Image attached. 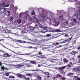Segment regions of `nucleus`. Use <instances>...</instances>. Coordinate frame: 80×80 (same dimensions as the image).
<instances>
[{
  "mask_svg": "<svg viewBox=\"0 0 80 80\" xmlns=\"http://www.w3.org/2000/svg\"><path fill=\"white\" fill-rule=\"evenodd\" d=\"M65 68H66V67L64 66L59 67L58 68L59 72H60V73L62 74L63 75H65V72H64L63 70H64Z\"/></svg>",
  "mask_w": 80,
  "mask_h": 80,
  "instance_id": "f257e3e1",
  "label": "nucleus"
},
{
  "mask_svg": "<svg viewBox=\"0 0 80 80\" xmlns=\"http://www.w3.org/2000/svg\"><path fill=\"white\" fill-rule=\"evenodd\" d=\"M72 70L73 72H77V73H78L80 72V69L78 67L74 68L72 69Z\"/></svg>",
  "mask_w": 80,
  "mask_h": 80,
  "instance_id": "f03ea898",
  "label": "nucleus"
},
{
  "mask_svg": "<svg viewBox=\"0 0 80 80\" xmlns=\"http://www.w3.org/2000/svg\"><path fill=\"white\" fill-rule=\"evenodd\" d=\"M73 65L72 62H69L68 64L65 66V67H66V68L67 67V70H68V69H69V68H70L72 66H73Z\"/></svg>",
  "mask_w": 80,
  "mask_h": 80,
  "instance_id": "7ed1b4c3",
  "label": "nucleus"
},
{
  "mask_svg": "<svg viewBox=\"0 0 80 80\" xmlns=\"http://www.w3.org/2000/svg\"><path fill=\"white\" fill-rule=\"evenodd\" d=\"M17 75L18 78H24L25 79H26V77L21 74L18 73Z\"/></svg>",
  "mask_w": 80,
  "mask_h": 80,
  "instance_id": "20e7f679",
  "label": "nucleus"
},
{
  "mask_svg": "<svg viewBox=\"0 0 80 80\" xmlns=\"http://www.w3.org/2000/svg\"><path fill=\"white\" fill-rule=\"evenodd\" d=\"M15 42H18V43H27L26 42L23 41H21L20 40H16Z\"/></svg>",
  "mask_w": 80,
  "mask_h": 80,
  "instance_id": "39448f33",
  "label": "nucleus"
},
{
  "mask_svg": "<svg viewBox=\"0 0 80 80\" xmlns=\"http://www.w3.org/2000/svg\"><path fill=\"white\" fill-rule=\"evenodd\" d=\"M0 11L2 13H5L6 12H7V9L2 8L0 9Z\"/></svg>",
  "mask_w": 80,
  "mask_h": 80,
  "instance_id": "423d86ee",
  "label": "nucleus"
},
{
  "mask_svg": "<svg viewBox=\"0 0 80 80\" xmlns=\"http://www.w3.org/2000/svg\"><path fill=\"white\" fill-rule=\"evenodd\" d=\"M78 51H72L70 52V54H71L72 55H75L76 53H78Z\"/></svg>",
  "mask_w": 80,
  "mask_h": 80,
  "instance_id": "0eeeda50",
  "label": "nucleus"
},
{
  "mask_svg": "<svg viewBox=\"0 0 80 80\" xmlns=\"http://www.w3.org/2000/svg\"><path fill=\"white\" fill-rule=\"evenodd\" d=\"M27 62H30V63H32V64H37V62L35 61H30L27 60Z\"/></svg>",
  "mask_w": 80,
  "mask_h": 80,
  "instance_id": "6e6552de",
  "label": "nucleus"
},
{
  "mask_svg": "<svg viewBox=\"0 0 80 80\" xmlns=\"http://www.w3.org/2000/svg\"><path fill=\"white\" fill-rule=\"evenodd\" d=\"M10 15V11H7L5 13V15L7 17H8Z\"/></svg>",
  "mask_w": 80,
  "mask_h": 80,
  "instance_id": "1a4fd4ad",
  "label": "nucleus"
},
{
  "mask_svg": "<svg viewBox=\"0 0 80 80\" xmlns=\"http://www.w3.org/2000/svg\"><path fill=\"white\" fill-rule=\"evenodd\" d=\"M3 55H4L5 57H11V55L8 53L6 54H3Z\"/></svg>",
  "mask_w": 80,
  "mask_h": 80,
  "instance_id": "9d476101",
  "label": "nucleus"
},
{
  "mask_svg": "<svg viewBox=\"0 0 80 80\" xmlns=\"http://www.w3.org/2000/svg\"><path fill=\"white\" fill-rule=\"evenodd\" d=\"M74 73L72 72H69L67 74V76L68 77H70L72 75H73Z\"/></svg>",
  "mask_w": 80,
  "mask_h": 80,
  "instance_id": "9b49d317",
  "label": "nucleus"
},
{
  "mask_svg": "<svg viewBox=\"0 0 80 80\" xmlns=\"http://www.w3.org/2000/svg\"><path fill=\"white\" fill-rule=\"evenodd\" d=\"M36 28H37V27H34L32 26H30L29 27V28L30 30H32V31H33V30H35V29Z\"/></svg>",
  "mask_w": 80,
  "mask_h": 80,
  "instance_id": "f8f14e48",
  "label": "nucleus"
},
{
  "mask_svg": "<svg viewBox=\"0 0 80 80\" xmlns=\"http://www.w3.org/2000/svg\"><path fill=\"white\" fill-rule=\"evenodd\" d=\"M33 19H34V20L35 22H37V23H38V19L36 17H34Z\"/></svg>",
  "mask_w": 80,
  "mask_h": 80,
  "instance_id": "ddd939ff",
  "label": "nucleus"
},
{
  "mask_svg": "<svg viewBox=\"0 0 80 80\" xmlns=\"http://www.w3.org/2000/svg\"><path fill=\"white\" fill-rule=\"evenodd\" d=\"M13 20V17H10L8 19V20L9 21H10V22H11V21H12Z\"/></svg>",
  "mask_w": 80,
  "mask_h": 80,
  "instance_id": "4468645a",
  "label": "nucleus"
},
{
  "mask_svg": "<svg viewBox=\"0 0 80 80\" xmlns=\"http://www.w3.org/2000/svg\"><path fill=\"white\" fill-rule=\"evenodd\" d=\"M74 78L76 80H80V78H78V76H74Z\"/></svg>",
  "mask_w": 80,
  "mask_h": 80,
  "instance_id": "2eb2a0df",
  "label": "nucleus"
},
{
  "mask_svg": "<svg viewBox=\"0 0 80 80\" xmlns=\"http://www.w3.org/2000/svg\"><path fill=\"white\" fill-rule=\"evenodd\" d=\"M1 6L2 8H5L6 7V4H5V2H3Z\"/></svg>",
  "mask_w": 80,
  "mask_h": 80,
  "instance_id": "dca6fc26",
  "label": "nucleus"
},
{
  "mask_svg": "<svg viewBox=\"0 0 80 80\" xmlns=\"http://www.w3.org/2000/svg\"><path fill=\"white\" fill-rule=\"evenodd\" d=\"M63 62L64 63H68V60H67L66 58H64L63 59Z\"/></svg>",
  "mask_w": 80,
  "mask_h": 80,
  "instance_id": "f3484780",
  "label": "nucleus"
},
{
  "mask_svg": "<svg viewBox=\"0 0 80 80\" xmlns=\"http://www.w3.org/2000/svg\"><path fill=\"white\" fill-rule=\"evenodd\" d=\"M69 25L70 27H72V26L75 25V24L73 23V22H70Z\"/></svg>",
  "mask_w": 80,
  "mask_h": 80,
  "instance_id": "a211bd4d",
  "label": "nucleus"
},
{
  "mask_svg": "<svg viewBox=\"0 0 80 80\" xmlns=\"http://www.w3.org/2000/svg\"><path fill=\"white\" fill-rule=\"evenodd\" d=\"M52 23H56V19H53L52 20Z\"/></svg>",
  "mask_w": 80,
  "mask_h": 80,
  "instance_id": "6ab92c4d",
  "label": "nucleus"
},
{
  "mask_svg": "<svg viewBox=\"0 0 80 80\" xmlns=\"http://www.w3.org/2000/svg\"><path fill=\"white\" fill-rule=\"evenodd\" d=\"M37 78L38 80H40L42 79V78L40 76L38 75L37 76Z\"/></svg>",
  "mask_w": 80,
  "mask_h": 80,
  "instance_id": "aec40b11",
  "label": "nucleus"
},
{
  "mask_svg": "<svg viewBox=\"0 0 80 80\" xmlns=\"http://www.w3.org/2000/svg\"><path fill=\"white\" fill-rule=\"evenodd\" d=\"M53 45H54V46H57V45H58V42H55L53 43Z\"/></svg>",
  "mask_w": 80,
  "mask_h": 80,
  "instance_id": "412c9836",
  "label": "nucleus"
},
{
  "mask_svg": "<svg viewBox=\"0 0 80 80\" xmlns=\"http://www.w3.org/2000/svg\"><path fill=\"white\" fill-rule=\"evenodd\" d=\"M16 67H17V68H20L21 67V65L18 64L16 66Z\"/></svg>",
  "mask_w": 80,
  "mask_h": 80,
  "instance_id": "4be33fe9",
  "label": "nucleus"
},
{
  "mask_svg": "<svg viewBox=\"0 0 80 80\" xmlns=\"http://www.w3.org/2000/svg\"><path fill=\"white\" fill-rule=\"evenodd\" d=\"M40 22L41 23H44V21L42 19H40Z\"/></svg>",
  "mask_w": 80,
  "mask_h": 80,
  "instance_id": "5701e85b",
  "label": "nucleus"
},
{
  "mask_svg": "<svg viewBox=\"0 0 80 80\" xmlns=\"http://www.w3.org/2000/svg\"><path fill=\"white\" fill-rule=\"evenodd\" d=\"M56 32H61L62 31L60 29H57L56 30Z\"/></svg>",
  "mask_w": 80,
  "mask_h": 80,
  "instance_id": "b1692460",
  "label": "nucleus"
},
{
  "mask_svg": "<svg viewBox=\"0 0 80 80\" xmlns=\"http://www.w3.org/2000/svg\"><path fill=\"white\" fill-rule=\"evenodd\" d=\"M9 78H15V77L14 76H12L11 75H10L9 76Z\"/></svg>",
  "mask_w": 80,
  "mask_h": 80,
  "instance_id": "393cba45",
  "label": "nucleus"
},
{
  "mask_svg": "<svg viewBox=\"0 0 80 80\" xmlns=\"http://www.w3.org/2000/svg\"><path fill=\"white\" fill-rule=\"evenodd\" d=\"M74 17L75 18H78V15H77V14H75L74 15Z\"/></svg>",
  "mask_w": 80,
  "mask_h": 80,
  "instance_id": "a878e982",
  "label": "nucleus"
},
{
  "mask_svg": "<svg viewBox=\"0 0 80 80\" xmlns=\"http://www.w3.org/2000/svg\"><path fill=\"white\" fill-rule=\"evenodd\" d=\"M44 73L45 74V75H50L49 72H45Z\"/></svg>",
  "mask_w": 80,
  "mask_h": 80,
  "instance_id": "bb28decb",
  "label": "nucleus"
},
{
  "mask_svg": "<svg viewBox=\"0 0 80 80\" xmlns=\"http://www.w3.org/2000/svg\"><path fill=\"white\" fill-rule=\"evenodd\" d=\"M9 74H10L8 73H5L4 74V75H5V76H7V77H8V75H9Z\"/></svg>",
  "mask_w": 80,
  "mask_h": 80,
  "instance_id": "cd10ccee",
  "label": "nucleus"
},
{
  "mask_svg": "<svg viewBox=\"0 0 80 80\" xmlns=\"http://www.w3.org/2000/svg\"><path fill=\"white\" fill-rule=\"evenodd\" d=\"M59 19L61 20H63V17L62 16H61L59 17Z\"/></svg>",
  "mask_w": 80,
  "mask_h": 80,
  "instance_id": "c85d7f7f",
  "label": "nucleus"
},
{
  "mask_svg": "<svg viewBox=\"0 0 80 80\" xmlns=\"http://www.w3.org/2000/svg\"><path fill=\"white\" fill-rule=\"evenodd\" d=\"M32 15H35V12L32 11Z\"/></svg>",
  "mask_w": 80,
  "mask_h": 80,
  "instance_id": "c756f323",
  "label": "nucleus"
},
{
  "mask_svg": "<svg viewBox=\"0 0 80 80\" xmlns=\"http://www.w3.org/2000/svg\"><path fill=\"white\" fill-rule=\"evenodd\" d=\"M77 14L79 16H80V10H79Z\"/></svg>",
  "mask_w": 80,
  "mask_h": 80,
  "instance_id": "7c9ffc66",
  "label": "nucleus"
},
{
  "mask_svg": "<svg viewBox=\"0 0 80 80\" xmlns=\"http://www.w3.org/2000/svg\"><path fill=\"white\" fill-rule=\"evenodd\" d=\"M42 33H45L47 32V31H45V30H42Z\"/></svg>",
  "mask_w": 80,
  "mask_h": 80,
  "instance_id": "2f4dec72",
  "label": "nucleus"
},
{
  "mask_svg": "<svg viewBox=\"0 0 80 80\" xmlns=\"http://www.w3.org/2000/svg\"><path fill=\"white\" fill-rule=\"evenodd\" d=\"M18 23H21V20L20 19H19L18 20Z\"/></svg>",
  "mask_w": 80,
  "mask_h": 80,
  "instance_id": "473e14b6",
  "label": "nucleus"
},
{
  "mask_svg": "<svg viewBox=\"0 0 80 80\" xmlns=\"http://www.w3.org/2000/svg\"><path fill=\"white\" fill-rule=\"evenodd\" d=\"M2 69H3V71L4 70V69H5L6 70H8V68H2Z\"/></svg>",
  "mask_w": 80,
  "mask_h": 80,
  "instance_id": "72a5a7b5",
  "label": "nucleus"
},
{
  "mask_svg": "<svg viewBox=\"0 0 80 80\" xmlns=\"http://www.w3.org/2000/svg\"><path fill=\"white\" fill-rule=\"evenodd\" d=\"M46 36L47 37H50V34H46Z\"/></svg>",
  "mask_w": 80,
  "mask_h": 80,
  "instance_id": "f704fd0d",
  "label": "nucleus"
},
{
  "mask_svg": "<svg viewBox=\"0 0 80 80\" xmlns=\"http://www.w3.org/2000/svg\"><path fill=\"white\" fill-rule=\"evenodd\" d=\"M57 77H62V76H61L60 74H57Z\"/></svg>",
  "mask_w": 80,
  "mask_h": 80,
  "instance_id": "c9c22d12",
  "label": "nucleus"
},
{
  "mask_svg": "<svg viewBox=\"0 0 80 80\" xmlns=\"http://www.w3.org/2000/svg\"><path fill=\"white\" fill-rule=\"evenodd\" d=\"M38 54L39 55H42V53L41 52H39V53H38Z\"/></svg>",
  "mask_w": 80,
  "mask_h": 80,
  "instance_id": "e433bc0d",
  "label": "nucleus"
},
{
  "mask_svg": "<svg viewBox=\"0 0 80 80\" xmlns=\"http://www.w3.org/2000/svg\"><path fill=\"white\" fill-rule=\"evenodd\" d=\"M22 13H20L19 15V17L20 18L22 17Z\"/></svg>",
  "mask_w": 80,
  "mask_h": 80,
  "instance_id": "4c0bfd02",
  "label": "nucleus"
},
{
  "mask_svg": "<svg viewBox=\"0 0 80 80\" xmlns=\"http://www.w3.org/2000/svg\"><path fill=\"white\" fill-rule=\"evenodd\" d=\"M73 22H77V20L75 19H73Z\"/></svg>",
  "mask_w": 80,
  "mask_h": 80,
  "instance_id": "58836bf2",
  "label": "nucleus"
},
{
  "mask_svg": "<svg viewBox=\"0 0 80 80\" xmlns=\"http://www.w3.org/2000/svg\"><path fill=\"white\" fill-rule=\"evenodd\" d=\"M55 25L56 26H58V22H56L55 24Z\"/></svg>",
  "mask_w": 80,
  "mask_h": 80,
  "instance_id": "ea45409f",
  "label": "nucleus"
},
{
  "mask_svg": "<svg viewBox=\"0 0 80 80\" xmlns=\"http://www.w3.org/2000/svg\"><path fill=\"white\" fill-rule=\"evenodd\" d=\"M64 35L65 37H69V35L68 34H65Z\"/></svg>",
  "mask_w": 80,
  "mask_h": 80,
  "instance_id": "a19ab883",
  "label": "nucleus"
},
{
  "mask_svg": "<svg viewBox=\"0 0 80 80\" xmlns=\"http://www.w3.org/2000/svg\"><path fill=\"white\" fill-rule=\"evenodd\" d=\"M27 76V75H28V76H30V75H31V74L30 73H28V74H26Z\"/></svg>",
  "mask_w": 80,
  "mask_h": 80,
  "instance_id": "79ce46f5",
  "label": "nucleus"
},
{
  "mask_svg": "<svg viewBox=\"0 0 80 80\" xmlns=\"http://www.w3.org/2000/svg\"><path fill=\"white\" fill-rule=\"evenodd\" d=\"M78 50H80V46H79L78 47Z\"/></svg>",
  "mask_w": 80,
  "mask_h": 80,
  "instance_id": "37998d69",
  "label": "nucleus"
},
{
  "mask_svg": "<svg viewBox=\"0 0 80 80\" xmlns=\"http://www.w3.org/2000/svg\"><path fill=\"white\" fill-rule=\"evenodd\" d=\"M9 6H10L9 4H7V5H6V7H9Z\"/></svg>",
  "mask_w": 80,
  "mask_h": 80,
  "instance_id": "c03bdc74",
  "label": "nucleus"
},
{
  "mask_svg": "<svg viewBox=\"0 0 80 80\" xmlns=\"http://www.w3.org/2000/svg\"><path fill=\"white\" fill-rule=\"evenodd\" d=\"M29 48H33V47L32 46H30L28 47Z\"/></svg>",
  "mask_w": 80,
  "mask_h": 80,
  "instance_id": "a18cd8bd",
  "label": "nucleus"
},
{
  "mask_svg": "<svg viewBox=\"0 0 80 80\" xmlns=\"http://www.w3.org/2000/svg\"><path fill=\"white\" fill-rule=\"evenodd\" d=\"M21 33H22V34H24V33H25V32H24L23 31H22L21 32Z\"/></svg>",
  "mask_w": 80,
  "mask_h": 80,
  "instance_id": "49530a36",
  "label": "nucleus"
},
{
  "mask_svg": "<svg viewBox=\"0 0 80 80\" xmlns=\"http://www.w3.org/2000/svg\"><path fill=\"white\" fill-rule=\"evenodd\" d=\"M78 60H80V55H79L78 56Z\"/></svg>",
  "mask_w": 80,
  "mask_h": 80,
  "instance_id": "de8ad7c7",
  "label": "nucleus"
},
{
  "mask_svg": "<svg viewBox=\"0 0 80 80\" xmlns=\"http://www.w3.org/2000/svg\"><path fill=\"white\" fill-rule=\"evenodd\" d=\"M62 80H65V77H64V78H62Z\"/></svg>",
  "mask_w": 80,
  "mask_h": 80,
  "instance_id": "09e8293b",
  "label": "nucleus"
},
{
  "mask_svg": "<svg viewBox=\"0 0 80 80\" xmlns=\"http://www.w3.org/2000/svg\"><path fill=\"white\" fill-rule=\"evenodd\" d=\"M23 66H25V65L24 64H22L21 65V67H23Z\"/></svg>",
  "mask_w": 80,
  "mask_h": 80,
  "instance_id": "8fccbe9b",
  "label": "nucleus"
},
{
  "mask_svg": "<svg viewBox=\"0 0 80 80\" xmlns=\"http://www.w3.org/2000/svg\"><path fill=\"white\" fill-rule=\"evenodd\" d=\"M29 20H30V21H31V22H32V19L31 18H30L29 19Z\"/></svg>",
  "mask_w": 80,
  "mask_h": 80,
  "instance_id": "3c124183",
  "label": "nucleus"
},
{
  "mask_svg": "<svg viewBox=\"0 0 80 80\" xmlns=\"http://www.w3.org/2000/svg\"><path fill=\"white\" fill-rule=\"evenodd\" d=\"M44 29H45V30H46V29H47V27H44Z\"/></svg>",
  "mask_w": 80,
  "mask_h": 80,
  "instance_id": "603ef678",
  "label": "nucleus"
},
{
  "mask_svg": "<svg viewBox=\"0 0 80 80\" xmlns=\"http://www.w3.org/2000/svg\"><path fill=\"white\" fill-rule=\"evenodd\" d=\"M33 48L34 49H37V47H34Z\"/></svg>",
  "mask_w": 80,
  "mask_h": 80,
  "instance_id": "864d4df0",
  "label": "nucleus"
},
{
  "mask_svg": "<svg viewBox=\"0 0 80 80\" xmlns=\"http://www.w3.org/2000/svg\"><path fill=\"white\" fill-rule=\"evenodd\" d=\"M2 62H0V66H2Z\"/></svg>",
  "mask_w": 80,
  "mask_h": 80,
  "instance_id": "5fc2aeb1",
  "label": "nucleus"
},
{
  "mask_svg": "<svg viewBox=\"0 0 80 80\" xmlns=\"http://www.w3.org/2000/svg\"><path fill=\"white\" fill-rule=\"evenodd\" d=\"M63 12V11L62 10H61L60 11V12L61 13V12Z\"/></svg>",
  "mask_w": 80,
  "mask_h": 80,
  "instance_id": "6e6d98bb",
  "label": "nucleus"
},
{
  "mask_svg": "<svg viewBox=\"0 0 80 80\" xmlns=\"http://www.w3.org/2000/svg\"><path fill=\"white\" fill-rule=\"evenodd\" d=\"M48 19L49 20H51V18H48Z\"/></svg>",
  "mask_w": 80,
  "mask_h": 80,
  "instance_id": "4d7b16f0",
  "label": "nucleus"
},
{
  "mask_svg": "<svg viewBox=\"0 0 80 80\" xmlns=\"http://www.w3.org/2000/svg\"><path fill=\"white\" fill-rule=\"evenodd\" d=\"M35 27H38V25L36 24L35 25Z\"/></svg>",
  "mask_w": 80,
  "mask_h": 80,
  "instance_id": "13d9d810",
  "label": "nucleus"
},
{
  "mask_svg": "<svg viewBox=\"0 0 80 80\" xmlns=\"http://www.w3.org/2000/svg\"><path fill=\"white\" fill-rule=\"evenodd\" d=\"M25 18H26V19H27V17L25 16Z\"/></svg>",
  "mask_w": 80,
  "mask_h": 80,
  "instance_id": "bf43d9fd",
  "label": "nucleus"
},
{
  "mask_svg": "<svg viewBox=\"0 0 80 80\" xmlns=\"http://www.w3.org/2000/svg\"><path fill=\"white\" fill-rule=\"evenodd\" d=\"M31 44L32 45H35V43H31Z\"/></svg>",
  "mask_w": 80,
  "mask_h": 80,
  "instance_id": "052dcab7",
  "label": "nucleus"
},
{
  "mask_svg": "<svg viewBox=\"0 0 80 80\" xmlns=\"http://www.w3.org/2000/svg\"><path fill=\"white\" fill-rule=\"evenodd\" d=\"M26 80H27V79H28V80H29L30 79V78H28L27 79H26Z\"/></svg>",
  "mask_w": 80,
  "mask_h": 80,
  "instance_id": "680f3d73",
  "label": "nucleus"
},
{
  "mask_svg": "<svg viewBox=\"0 0 80 80\" xmlns=\"http://www.w3.org/2000/svg\"><path fill=\"white\" fill-rule=\"evenodd\" d=\"M78 62H79V63H80V59L78 60Z\"/></svg>",
  "mask_w": 80,
  "mask_h": 80,
  "instance_id": "e2e57ef3",
  "label": "nucleus"
},
{
  "mask_svg": "<svg viewBox=\"0 0 80 80\" xmlns=\"http://www.w3.org/2000/svg\"><path fill=\"white\" fill-rule=\"evenodd\" d=\"M26 55H29V54L28 53H26Z\"/></svg>",
  "mask_w": 80,
  "mask_h": 80,
  "instance_id": "0e129e2a",
  "label": "nucleus"
},
{
  "mask_svg": "<svg viewBox=\"0 0 80 80\" xmlns=\"http://www.w3.org/2000/svg\"><path fill=\"white\" fill-rule=\"evenodd\" d=\"M68 48H66L65 49L66 50H67V49H68Z\"/></svg>",
  "mask_w": 80,
  "mask_h": 80,
  "instance_id": "69168bd1",
  "label": "nucleus"
},
{
  "mask_svg": "<svg viewBox=\"0 0 80 80\" xmlns=\"http://www.w3.org/2000/svg\"><path fill=\"white\" fill-rule=\"evenodd\" d=\"M55 77H54L53 80H55Z\"/></svg>",
  "mask_w": 80,
  "mask_h": 80,
  "instance_id": "338daca9",
  "label": "nucleus"
},
{
  "mask_svg": "<svg viewBox=\"0 0 80 80\" xmlns=\"http://www.w3.org/2000/svg\"><path fill=\"white\" fill-rule=\"evenodd\" d=\"M47 77H50V76H47Z\"/></svg>",
  "mask_w": 80,
  "mask_h": 80,
  "instance_id": "774afa93",
  "label": "nucleus"
}]
</instances>
